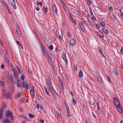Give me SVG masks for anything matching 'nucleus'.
<instances>
[{
    "label": "nucleus",
    "mask_w": 123,
    "mask_h": 123,
    "mask_svg": "<svg viewBox=\"0 0 123 123\" xmlns=\"http://www.w3.org/2000/svg\"><path fill=\"white\" fill-rule=\"evenodd\" d=\"M22 87L25 89L26 90L28 91L30 88L29 86L28 83L26 82L23 81L22 82Z\"/></svg>",
    "instance_id": "1"
},
{
    "label": "nucleus",
    "mask_w": 123,
    "mask_h": 123,
    "mask_svg": "<svg viewBox=\"0 0 123 123\" xmlns=\"http://www.w3.org/2000/svg\"><path fill=\"white\" fill-rule=\"evenodd\" d=\"M47 87L49 90L51 92V94L53 96L52 91L54 88H53L52 84L51 83L50 84H47Z\"/></svg>",
    "instance_id": "2"
},
{
    "label": "nucleus",
    "mask_w": 123,
    "mask_h": 123,
    "mask_svg": "<svg viewBox=\"0 0 123 123\" xmlns=\"http://www.w3.org/2000/svg\"><path fill=\"white\" fill-rule=\"evenodd\" d=\"M8 0L11 5L13 6V8L14 9H16L17 7L14 0Z\"/></svg>",
    "instance_id": "3"
},
{
    "label": "nucleus",
    "mask_w": 123,
    "mask_h": 123,
    "mask_svg": "<svg viewBox=\"0 0 123 123\" xmlns=\"http://www.w3.org/2000/svg\"><path fill=\"white\" fill-rule=\"evenodd\" d=\"M6 116L10 117V119L12 120V118L13 117L12 113V112L9 111H7L6 112Z\"/></svg>",
    "instance_id": "4"
},
{
    "label": "nucleus",
    "mask_w": 123,
    "mask_h": 123,
    "mask_svg": "<svg viewBox=\"0 0 123 123\" xmlns=\"http://www.w3.org/2000/svg\"><path fill=\"white\" fill-rule=\"evenodd\" d=\"M58 79L60 82L61 86L62 87V90L65 88V84L64 83L61 78L58 77Z\"/></svg>",
    "instance_id": "5"
},
{
    "label": "nucleus",
    "mask_w": 123,
    "mask_h": 123,
    "mask_svg": "<svg viewBox=\"0 0 123 123\" xmlns=\"http://www.w3.org/2000/svg\"><path fill=\"white\" fill-rule=\"evenodd\" d=\"M17 86L18 88H20L21 89H22L21 82L19 79L17 80Z\"/></svg>",
    "instance_id": "6"
},
{
    "label": "nucleus",
    "mask_w": 123,
    "mask_h": 123,
    "mask_svg": "<svg viewBox=\"0 0 123 123\" xmlns=\"http://www.w3.org/2000/svg\"><path fill=\"white\" fill-rule=\"evenodd\" d=\"M113 101L115 106H117L120 104V102L116 98H114Z\"/></svg>",
    "instance_id": "7"
},
{
    "label": "nucleus",
    "mask_w": 123,
    "mask_h": 123,
    "mask_svg": "<svg viewBox=\"0 0 123 123\" xmlns=\"http://www.w3.org/2000/svg\"><path fill=\"white\" fill-rule=\"evenodd\" d=\"M70 9L72 12V13L74 14L77 15H79L80 14L78 11L76 10L74 8L71 7L70 8Z\"/></svg>",
    "instance_id": "8"
},
{
    "label": "nucleus",
    "mask_w": 123,
    "mask_h": 123,
    "mask_svg": "<svg viewBox=\"0 0 123 123\" xmlns=\"http://www.w3.org/2000/svg\"><path fill=\"white\" fill-rule=\"evenodd\" d=\"M76 40L74 38H73L70 40V43L72 46H74L76 43Z\"/></svg>",
    "instance_id": "9"
},
{
    "label": "nucleus",
    "mask_w": 123,
    "mask_h": 123,
    "mask_svg": "<svg viewBox=\"0 0 123 123\" xmlns=\"http://www.w3.org/2000/svg\"><path fill=\"white\" fill-rule=\"evenodd\" d=\"M116 107L118 111L121 113H122V109L120 105V104L119 105H118L117 106H116Z\"/></svg>",
    "instance_id": "10"
},
{
    "label": "nucleus",
    "mask_w": 123,
    "mask_h": 123,
    "mask_svg": "<svg viewBox=\"0 0 123 123\" xmlns=\"http://www.w3.org/2000/svg\"><path fill=\"white\" fill-rule=\"evenodd\" d=\"M57 36L58 37L59 39H61L62 38V32L60 31L58 32L57 34Z\"/></svg>",
    "instance_id": "11"
},
{
    "label": "nucleus",
    "mask_w": 123,
    "mask_h": 123,
    "mask_svg": "<svg viewBox=\"0 0 123 123\" xmlns=\"http://www.w3.org/2000/svg\"><path fill=\"white\" fill-rule=\"evenodd\" d=\"M80 27L82 30L84 31L85 30V29L84 25L83 23L80 22L79 23Z\"/></svg>",
    "instance_id": "12"
},
{
    "label": "nucleus",
    "mask_w": 123,
    "mask_h": 123,
    "mask_svg": "<svg viewBox=\"0 0 123 123\" xmlns=\"http://www.w3.org/2000/svg\"><path fill=\"white\" fill-rule=\"evenodd\" d=\"M52 10L55 13L57 14V9L56 6L55 5H53Z\"/></svg>",
    "instance_id": "13"
},
{
    "label": "nucleus",
    "mask_w": 123,
    "mask_h": 123,
    "mask_svg": "<svg viewBox=\"0 0 123 123\" xmlns=\"http://www.w3.org/2000/svg\"><path fill=\"white\" fill-rule=\"evenodd\" d=\"M11 122L9 118L5 119H4L3 123H10Z\"/></svg>",
    "instance_id": "14"
},
{
    "label": "nucleus",
    "mask_w": 123,
    "mask_h": 123,
    "mask_svg": "<svg viewBox=\"0 0 123 123\" xmlns=\"http://www.w3.org/2000/svg\"><path fill=\"white\" fill-rule=\"evenodd\" d=\"M0 86H2V88H4L5 87V83L3 81L0 80Z\"/></svg>",
    "instance_id": "15"
},
{
    "label": "nucleus",
    "mask_w": 123,
    "mask_h": 123,
    "mask_svg": "<svg viewBox=\"0 0 123 123\" xmlns=\"http://www.w3.org/2000/svg\"><path fill=\"white\" fill-rule=\"evenodd\" d=\"M13 74L15 79H17V80L19 79L18 77L16 71H14V72Z\"/></svg>",
    "instance_id": "16"
},
{
    "label": "nucleus",
    "mask_w": 123,
    "mask_h": 123,
    "mask_svg": "<svg viewBox=\"0 0 123 123\" xmlns=\"http://www.w3.org/2000/svg\"><path fill=\"white\" fill-rule=\"evenodd\" d=\"M47 85L52 83L51 79L49 76L48 77V78L47 79Z\"/></svg>",
    "instance_id": "17"
},
{
    "label": "nucleus",
    "mask_w": 123,
    "mask_h": 123,
    "mask_svg": "<svg viewBox=\"0 0 123 123\" xmlns=\"http://www.w3.org/2000/svg\"><path fill=\"white\" fill-rule=\"evenodd\" d=\"M103 32L106 34H107L109 32L106 29V28H103L102 29Z\"/></svg>",
    "instance_id": "18"
},
{
    "label": "nucleus",
    "mask_w": 123,
    "mask_h": 123,
    "mask_svg": "<svg viewBox=\"0 0 123 123\" xmlns=\"http://www.w3.org/2000/svg\"><path fill=\"white\" fill-rule=\"evenodd\" d=\"M67 36L68 39L70 40L73 38L72 36L71 35L70 33H67Z\"/></svg>",
    "instance_id": "19"
},
{
    "label": "nucleus",
    "mask_w": 123,
    "mask_h": 123,
    "mask_svg": "<svg viewBox=\"0 0 123 123\" xmlns=\"http://www.w3.org/2000/svg\"><path fill=\"white\" fill-rule=\"evenodd\" d=\"M2 3L3 5H4L5 7L6 8V9H8V6L7 5L6 2L5 1H3L2 2Z\"/></svg>",
    "instance_id": "20"
},
{
    "label": "nucleus",
    "mask_w": 123,
    "mask_h": 123,
    "mask_svg": "<svg viewBox=\"0 0 123 123\" xmlns=\"http://www.w3.org/2000/svg\"><path fill=\"white\" fill-rule=\"evenodd\" d=\"M34 88L33 86H32L31 87V89L30 91V93L31 94L34 93Z\"/></svg>",
    "instance_id": "21"
},
{
    "label": "nucleus",
    "mask_w": 123,
    "mask_h": 123,
    "mask_svg": "<svg viewBox=\"0 0 123 123\" xmlns=\"http://www.w3.org/2000/svg\"><path fill=\"white\" fill-rule=\"evenodd\" d=\"M98 51H99L100 53L101 54V55H103V56L104 57H105V56L104 55V54L102 52V49L100 48H99L98 49Z\"/></svg>",
    "instance_id": "22"
},
{
    "label": "nucleus",
    "mask_w": 123,
    "mask_h": 123,
    "mask_svg": "<svg viewBox=\"0 0 123 123\" xmlns=\"http://www.w3.org/2000/svg\"><path fill=\"white\" fill-rule=\"evenodd\" d=\"M6 78L7 80L8 81L9 80V74L8 72H6Z\"/></svg>",
    "instance_id": "23"
},
{
    "label": "nucleus",
    "mask_w": 123,
    "mask_h": 123,
    "mask_svg": "<svg viewBox=\"0 0 123 123\" xmlns=\"http://www.w3.org/2000/svg\"><path fill=\"white\" fill-rule=\"evenodd\" d=\"M67 111L68 113L67 117L69 118L71 116V115L69 112V110L68 108H67Z\"/></svg>",
    "instance_id": "24"
},
{
    "label": "nucleus",
    "mask_w": 123,
    "mask_h": 123,
    "mask_svg": "<svg viewBox=\"0 0 123 123\" xmlns=\"http://www.w3.org/2000/svg\"><path fill=\"white\" fill-rule=\"evenodd\" d=\"M48 8L46 7L45 6L43 7V11L45 13H48V12L47 11L48 10Z\"/></svg>",
    "instance_id": "25"
},
{
    "label": "nucleus",
    "mask_w": 123,
    "mask_h": 123,
    "mask_svg": "<svg viewBox=\"0 0 123 123\" xmlns=\"http://www.w3.org/2000/svg\"><path fill=\"white\" fill-rule=\"evenodd\" d=\"M43 53L44 54H45V55H47L48 54V52L47 50L45 49H44V48L43 47Z\"/></svg>",
    "instance_id": "26"
},
{
    "label": "nucleus",
    "mask_w": 123,
    "mask_h": 123,
    "mask_svg": "<svg viewBox=\"0 0 123 123\" xmlns=\"http://www.w3.org/2000/svg\"><path fill=\"white\" fill-rule=\"evenodd\" d=\"M79 76L80 77V78H82L83 76V73L82 70L80 71L79 74Z\"/></svg>",
    "instance_id": "27"
},
{
    "label": "nucleus",
    "mask_w": 123,
    "mask_h": 123,
    "mask_svg": "<svg viewBox=\"0 0 123 123\" xmlns=\"http://www.w3.org/2000/svg\"><path fill=\"white\" fill-rule=\"evenodd\" d=\"M72 103L74 105H75L77 103V102L74 98H73L72 101Z\"/></svg>",
    "instance_id": "28"
},
{
    "label": "nucleus",
    "mask_w": 123,
    "mask_h": 123,
    "mask_svg": "<svg viewBox=\"0 0 123 123\" xmlns=\"http://www.w3.org/2000/svg\"><path fill=\"white\" fill-rule=\"evenodd\" d=\"M3 116V111L2 110H1L0 111V119L2 118Z\"/></svg>",
    "instance_id": "29"
},
{
    "label": "nucleus",
    "mask_w": 123,
    "mask_h": 123,
    "mask_svg": "<svg viewBox=\"0 0 123 123\" xmlns=\"http://www.w3.org/2000/svg\"><path fill=\"white\" fill-rule=\"evenodd\" d=\"M62 5L63 8L65 11H67V9L65 4L62 2Z\"/></svg>",
    "instance_id": "30"
},
{
    "label": "nucleus",
    "mask_w": 123,
    "mask_h": 123,
    "mask_svg": "<svg viewBox=\"0 0 123 123\" xmlns=\"http://www.w3.org/2000/svg\"><path fill=\"white\" fill-rule=\"evenodd\" d=\"M114 71L116 74L117 75L119 74V71L117 68H114Z\"/></svg>",
    "instance_id": "31"
},
{
    "label": "nucleus",
    "mask_w": 123,
    "mask_h": 123,
    "mask_svg": "<svg viewBox=\"0 0 123 123\" xmlns=\"http://www.w3.org/2000/svg\"><path fill=\"white\" fill-rule=\"evenodd\" d=\"M28 116L30 118H35V117L34 115L31 113L29 114H28Z\"/></svg>",
    "instance_id": "32"
},
{
    "label": "nucleus",
    "mask_w": 123,
    "mask_h": 123,
    "mask_svg": "<svg viewBox=\"0 0 123 123\" xmlns=\"http://www.w3.org/2000/svg\"><path fill=\"white\" fill-rule=\"evenodd\" d=\"M44 90L45 91L46 93V94L48 95H49V93L47 91V88L45 86H44Z\"/></svg>",
    "instance_id": "33"
},
{
    "label": "nucleus",
    "mask_w": 123,
    "mask_h": 123,
    "mask_svg": "<svg viewBox=\"0 0 123 123\" xmlns=\"http://www.w3.org/2000/svg\"><path fill=\"white\" fill-rule=\"evenodd\" d=\"M62 58L64 60H67L66 55L65 54H63L62 55Z\"/></svg>",
    "instance_id": "34"
},
{
    "label": "nucleus",
    "mask_w": 123,
    "mask_h": 123,
    "mask_svg": "<svg viewBox=\"0 0 123 123\" xmlns=\"http://www.w3.org/2000/svg\"><path fill=\"white\" fill-rule=\"evenodd\" d=\"M73 23H74L75 24L77 25V24L76 20L74 19L73 18L70 20Z\"/></svg>",
    "instance_id": "35"
},
{
    "label": "nucleus",
    "mask_w": 123,
    "mask_h": 123,
    "mask_svg": "<svg viewBox=\"0 0 123 123\" xmlns=\"http://www.w3.org/2000/svg\"><path fill=\"white\" fill-rule=\"evenodd\" d=\"M90 103L91 105H93L95 104V101L94 100L92 99L90 100Z\"/></svg>",
    "instance_id": "36"
},
{
    "label": "nucleus",
    "mask_w": 123,
    "mask_h": 123,
    "mask_svg": "<svg viewBox=\"0 0 123 123\" xmlns=\"http://www.w3.org/2000/svg\"><path fill=\"white\" fill-rule=\"evenodd\" d=\"M25 76L24 74H22L20 77V79L22 80H24Z\"/></svg>",
    "instance_id": "37"
},
{
    "label": "nucleus",
    "mask_w": 123,
    "mask_h": 123,
    "mask_svg": "<svg viewBox=\"0 0 123 123\" xmlns=\"http://www.w3.org/2000/svg\"><path fill=\"white\" fill-rule=\"evenodd\" d=\"M16 31L17 33L18 34V35L19 36V37H20L21 35H20V31H19V30L18 28V29H17V30H16Z\"/></svg>",
    "instance_id": "38"
},
{
    "label": "nucleus",
    "mask_w": 123,
    "mask_h": 123,
    "mask_svg": "<svg viewBox=\"0 0 123 123\" xmlns=\"http://www.w3.org/2000/svg\"><path fill=\"white\" fill-rule=\"evenodd\" d=\"M88 19L90 21L91 23H93L94 22V21L93 19V18H92V17H89Z\"/></svg>",
    "instance_id": "39"
},
{
    "label": "nucleus",
    "mask_w": 123,
    "mask_h": 123,
    "mask_svg": "<svg viewBox=\"0 0 123 123\" xmlns=\"http://www.w3.org/2000/svg\"><path fill=\"white\" fill-rule=\"evenodd\" d=\"M120 12L121 13V15L122 16L123 15V8L121 7L120 9Z\"/></svg>",
    "instance_id": "40"
},
{
    "label": "nucleus",
    "mask_w": 123,
    "mask_h": 123,
    "mask_svg": "<svg viewBox=\"0 0 123 123\" xmlns=\"http://www.w3.org/2000/svg\"><path fill=\"white\" fill-rule=\"evenodd\" d=\"M3 91H2V94L4 95H6V92L5 90V89H4V88H3Z\"/></svg>",
    "instance_id": "41"
},
{
    "label": "nucleus",
    "mask_w": 123,
    "mask_h": 123,
    "mask_svg": "<svg viewBox=\"0 0 123 123\" xmlns=\"http://www.w3.org/2000/svg\"><path fill=\"white\" fill-rule=\"evenodd\" d=\"M68 17L70 19V20H71V19H72L73 18L71 16L70 14L69 13H68Z\"/></svg>",
    "instance_id": "42"
},
{
    "label": "nucleus",
    "mask_w": 123,
    "mask_h": 123,
    "mask_svg": "<svg viewBox=\"0 0 123 123\" xmlns=\"http://www.w3.org/2000/svg\"><path fill=\"white\" fill-rule=\"evenodd\" d=\"M17 68L18 70V74H20L21 73L20 70L19 68L17 66Z\"/></svg>",
    "instance_id": "43"
},
{
    "label": "nucleus",
    "mask_w": 123,
    "mask_h": 123,
    "mask_svg": "<svg viewBox=\"0 0 123 123\" xmlns=\"http://www.w3.org/2000/svg\"><path fill=\"white\" fill-rule=\"evenodd\" d=\"M99 36L101 37H104V36L102 34V32H100L99 33Z\"/></svg>",
    "instance_id": "44"
},
{
    "label": "nucleus",
    "mask_w": 123,
    "mask_h": 123,
    "mask_svg": "<svg viewBox=\"0 0 123 123\" xmlns=\"http://www.w3.org/2000/svg\"><path fill=\"white\" fill-rule=\"evenodd\" d=\"M49 49L51 50H52L53 49V46L52 45H50L49 46Z\"/></svg>",
    "instance_id": "45"
},
{
    "label": "nucleus",
    "mask_w": 123,
    "mask_h": 123,
    "mask_svg": "<svg viewBox=\"0 0 123 123\" xmlns=\"http://www.w3.org/2000/svg\"><path fill=\"white\" fill-rule=\"evenodd\" d=\"M96 26L97 27L98 29L100 28V25L98 23H97L96 24Z\"/></svg>",
    "instance_id": "46"
},
{
    "label": "nucleus",
    "mask_w": 123,
    "mask_h": 123,
    "mask_svg": "<svg viewBox=\"0 0 123 123\" xmlns=\"http://www.w3.org/2000/svg\"><path fill=\"white\" fill-rule=\"evenodd\" d=\"M97 108H98V110L99 111V110H100V106H99V104L98 102H97Z\"/></svg>",
    "instance_id": "47"
},
{
    "label": "nucleus",
    "mask_w": 123,
    "mask_h": 123,
    "mask_svg": "<svg viewBox=\"0 0 123 123\" xmlns=\"http://www.w3.org/2000/svg\"><path fill=\"white\" fill-rule=\"evenodd\" d=\"M9 89L11 90V92H13V91L14 88L13 86H12V87H9Z\"/></svg>",
    "instance_id": "48"
},
{
    "label": "nucleus",
    "mask_w": 123,
    "mask_h": 123,
    "mask_svg": "<svg viewBox=\"0 0 123 123\" xmlns=\"http://www.w3.org/2000/svg\"><path fill=\"white\" fill-rule=\"evenodd\" d=\"M101 25L104 27H105V23L103 22H101Z\"/></svg>",
    "instance_id": "49"
},
{
    "label": "nucleus",
    "mask_w": 123,
    "mask_h": 123,
    "mask_svg": "<svg viewBox=\"0 0 123 123\" xmlns=\"http://www.w3.org/2000/svg\"><path fill=\"white\" fill-rule=\"evenodd\" d=\"M106 76H107V78L108 80L110 82H111V80L108 75L107 74V75H106Z\"/></svg>",
    "instance_id": "50"
},
{
    "label": "nucleus",
    "mask_w": 123,
    "mask_h": 123,
    "mask_svg": "<svg viewBox=\"0 0 123 123\" xmlns=\"http://www.w3.org/2000/svg\"><path fill=\"white\" fill-rule=\"evenodd\" d=\"M87 2L88 4L90 6L91 5V2L89 0H87Z\"/></svg>",
    "instance_id": "51"
},
{
    "label": "nucleus",
    "mask_w": 123,
    "mask_h": 123,
    "mask_svg": "<svg viewBox=\"0 0 123 123\" xmlns=\"http://www.w3.org/2000/svg\"><path fill=\"white\" fill-rule=\"evenodd\" d=\"M35 106L37 109H38L39 108V104H37Z\"/></svg>",
    "instance_id": "52"
},
{
    "label": "nucleus",
    "mask_w": 123,
    "mask_h": 123,
    "mask_svg": "<svg viewBox=\"0 0 123 123\" xmlns=\"http://www.w3.org/2000/svg\"><path fill=\"white\" fill-rule=\"evenodd\" d=\"M109 9L110 11L111 12H112L113 11L112 8L111 6H110L109 7Z\"/></svg>",
    "instance_id": "53"
},
{
    "label": "nucleus",
    "mask_w": 123,
    "mask_h": 123,
    "mask_svg": "<svg viewBox=\"0 0 123 123\" xmlns=\"http://www.w3.org/2000/svg\"><path fill=\"white\" fill-rule=\"evenodd\" d=\"M37 4L38 5H40L41 6H42V2H37Z\"/></svg>",
    "instance_id": "54"
},
{
    "label": "nucleus",
    "mask_w": 123,
    "mask_h": 123,
    "mask_svg": "<svg viewBox=\"0 0 123 123\" xmlns=\"http://www.w3.org/2000/svg\"><path fill=\"white\" fill-rule=\"evenodd\" d=\"M56 113L57 114V116L58 117H60V114L59 112L58 111H56Z\"/></svg>",
    "instance_id": "55"
},
{
    "label": "nucleus",
    "mask_w": 123,
    "mask_h": 123,
    "mask_svg": "<svg viewBox=\"0 0 123 123\" xmlns=\"http://www.w3.org/2000/svg\"><path fill=\"white\" fill-rule=\"evenodd\" d=\"M6 63L7 64H8L9 62H8V59L7 58H6Z\"/></svg>",
    "instance_id": "56"
},
{
    "label": "nucleus",
    "mask_w": 123,
    "mask_h": 123,
    "mask_svg": "<svg viewBox=\"0 0 123 123\" xmlns=\"http://www.w3.org/2000/svg\"><path fill=\"white\" fill-rule=\"evenodd\" d=\"M120 52L122 54H123V49L122 47L120 50Z\"/></svg>",
    "instance_id": "57"
},
{
    "label": "nucleus",
    "mask_w": 123,
    "mask_h": 123,
    "mask_svg": "<svg viewBox=\"0 0 123 123\" xmlns=\"http://www.w3.org/2000/svg\"><path fill=\"white\" fill-rule=\"evenodd\" d=\"M39 121L41 123H44V120H43L40 119Z\"/></svg>",
    "instance_id": "58"
},
{
    "label": "nucleus",
    "mask_w": 123,
    "mask_h": 123,
    "mask_svg": "<svg viewBox=\"0 0 123 123\" xmlns=\"http://www.w3.org/2000/svg\"><path fill=\"white\" fill-rule=\"evenodd\" d=\"M22 93L21 92L19 93L18 94V97H19L21 96L22 95Z\"/></svg>",
    "instance_id": "59"
},
{
    "label": "nucleus",
    "mask_w": 123,
    "mask_h": 123,
    "mask_svg": "<svg viewBox=\"0 0 123 123\" xmlns=\"http://www.w3.org/2000/svg\"><path fill=\"white\" fill-rule=\"evenodd\" d=\"M54 92L58 96H59L58 94H57V93L56 92V91H55V89H53V90L52 92Z\"/></svg>",
    "instance_id": "60"
},
{
    "label": "nucleus",
    "mask_w": 123,
    "mask_h": 123,
    "mask_svg": "<svg viewBox=\"0 0 123 123\" xmlns=\"http://www.w3.org/2000/svg\"><path fill=\"white\" fill-rule=\"evenodd\" d=\"M31 95L32 96V97L33 98H34L35 97V95H34V93H33V94H31Z\"/></svg>",
    "instance_id": "61"
},
{
    "label": "nucleus",
    "mask_w": 123,
    "mask_h": 123,
    "mask_svg": "<svg viewBox=\"0 0 123 123\" xmlns=\"http://www.w3.org/2000/svg\"><path fill=\"white\" fill-rule=\"evenodd\" d=\"M35 9L37 11L39 10V8L38 7H36Z\"/></svg>",
    "instance_id": "62"
},
{
    "label": "nucleus",
    "mask_w": 123,
    "mask_h": 123,
    "mask_svg": "<svg viewBox=\"0 0 123 123\" xmlns=\"http://www.w3.org/2000/svg\"><path fill=\"white\" fill-rule=\"evenodd\" d=\"M90 13L91 15L92 16H93V13L92 12L91 10L90 11Z\"/></svg>",
    "instance_id": "63"
},
{
    "label": "nucleus",
    "mask_w": 123,
    "mask_h": 123,
    "mask_svg": "<svg viewBox=\"0 0 123 123\" xmlns=\"http://www.w3.org/2000/svg\"><path fill=\"white\" fill-rule=\"evenodd\" d=\"M17 43L20 46V45H21V44L20 42L18 41H17Z\"/></svg>",
    "instance_id": "64"
}]
</instances>
